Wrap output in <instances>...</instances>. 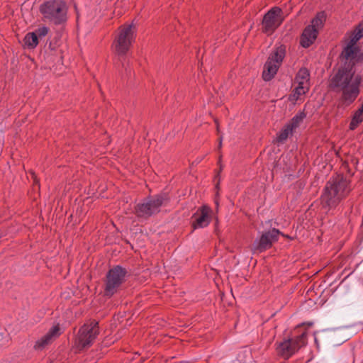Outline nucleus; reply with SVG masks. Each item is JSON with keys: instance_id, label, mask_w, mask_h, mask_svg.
I'll return each instance as SVG.
<instances>
[{"instance_id": "f257e3e1", "label": "nucleus", "mask_w": 363, "mask_h": 363, "mask_svg": "<svg viewBox=\"0 0 363 363\" xmlns=\"http://www.w3.org/2000/svg\"><path fill=\"white\" fill-rule=\"evenodd\" d=\"M361 55L359 47L346 45L340 55L343 64L330 80V88L341 93L340 101L342 105L352 104L360 93V87L363 86V77L356 73L354 68Z\"/></svg>"}, {"instance_id": "f03ea898", "label": "nucleus", "mask_w": 363, "mask_h": 363, "mask_svg": "<svg viewBox=\"0 0 363 363\" xmlns=\"http://www.w3.org/2000/svg\"><path fill=\"white\" fill-rule=\"evenodd\" d=\"M352 191L350 180L343 174L333 176L327 182L320 196L323 208H335Z\"/></svg>"}, {"instance_id": "7ed1b4c3", "label": "nucleus", "mask_w": 363, "mask_h": 363, "mask_svg": "<svg viewBox=\"0 0 363 363\" xmlns=\"http://www.w3.org/2000/svg\"><path fill=\"white\" fill-rule=\"evenodd\" d=\"M43 17L55 24H61L67 21V6L62 0H49L40 6Z\"/></svg>"}, {"instance_id": "20e7f679", "label": "nucleus", "mask_w": 363, "mask_h": 363, "mask_svg": "<svg viewBox=\"0 0 363 363\" xmlns=\"http://www.w3.org/2000/svg\"><path fill=\"white\" fill-rule=\"evenodd\" d=\"M135 33L136 28L133 23L120 26L112 45L113 51L118 55H125L134 42Z\"/></svg>"}, {"instance_id": "39448f33", "label": "nucleus", "mask_w": 363, "mask_h": 363, "mask_svg": "<svg viewBox=\"0 0 363 363\" xmlns=\"http://www.w3.org/2000/svg\"><path fill=\"white\" fill-rule=\"evenodd\" d=\"M168 201L169 198L166 194H157L147 198L143 202L135 206V213L138 218L147 219L158 213L160 211V208L165 205Z\"/></svg>"}, {"instance_id": "423d86ee", "label": "nucleus", "mask_w": 363, "mask_h": 363, "mask_svg": "<svg viewBox=\"0 0 363 363\" xmlns=\"http://www.w3.org/2000/svg\"><path fill=\"white\" fill-rule=\"evenodd\" d=\"M306 343L307 333L306 332H303L299 335L284 338L281 341L276 342V352L278 356L288 359L301 347H304Z\"/></svg>"}, {"instance_id": "0eeeda50", "label": "nucleus", "mask_w": 363, "mask_h": 363, "mask_svg": "<svg viewBox=\"0 0 363 363\" xmlns=\"http://www.w3.org/2000/svg\"><path fill=\"white\" fill-rule=\"evenodd\" d=\"M325 21L324 12L318 13L307 26L300 38V44L303 48H309L316 40L319 31L323 28Z\"/></svg>"}, {"instance_id": "6e6552de", "label": "nucleus", "mask_w": 363, "mask_h": 363, "mask_svg": "<svg viewBox=\"0 0 363 363\" xmlns=\"http://www.w3.org/2000/svg\"><path fill=\"white\" fill-rule=\"evenodd\" d=\"M127 273V270L119 265L109 269L106 277L104 295L111 296L116 294L125 281Z\"/></svg>"}, {"instance_id": "1a4fd4ad", "label": "nucleus", "mask_w": 363, "mask_h": 363, "mask_svg": "<svg viewBox=\"0 0 363 363\" xmlns=\"http://www.w3.org/2000/svg\"><path fill=\"white\" fill-rule=\"evenodd\" d=\"M99 333V323L92 320L80 328L75 340V346L79 350L90 347Z\"/></svg>"}, {"instance_id": "9d476101", "label": "nucleus", "mask_w": 363, "mask_h": 363, "mask_svg": "<svg viewBox=\"0 0 363 363\" xmlns=\"http://www.w3.org/2000/svg\"><path fill=\"white\" fill-rule=\"evenodd\" d=\"M279 235H282V233L276 228L263 233L259 238L254 241L251 246V250L253 253H257L269 249L272 244L278 240Z\"/></svg>"}, {"instance_id": "9b49d317", "label": "nucleus", "mask_w": 363, "mask_h": 363, "mask_svg": "<svg viewBox=\"0 0 363 363\" xmlns=\"http://www.w3.org/2000/svg\"><path fill=\"white\" fill-rule=\"evenodd\" d=\"M282 11L279 7H273L264 16L262 21L263 31L272 34L282 23Z\"/></svg>"}, {"instance_id": "f8f14e48", "label": "nucleus", "mask_w": 363, "mask_h": 363, "mask_svg": "<svg viewBox=\"0 0 363 363\" xmlns=\"http://www.w3.org/2000/svg\"><path fill=\"white\" fill-rule=\"evenodd\" d=\"M211 209L206 206H203L194 214V219L192 226L194 229L206 227L210 223Z\"/></svg>"}, {"instance_id": "ddd939ff", "label": "nucleus", "mask_w": 363, "mask_h": 363, "mask_svg": "<svg viewBox=\"0 0 363 363\" xmlns=\"http://www.w3.org/2000/svg\"><path fill=\"white\" fill-rule=\"evenodd\" d=\"M60 333L59 325L52 326L45 335L36 341L34 346L35 349L39 350L44 349L47 345L55 340Z\"/></svg>"}, {"instance_id": "4468645a", "label": "nucleus", "mask_w": 363, "mask_h": 363, "mask_svg": "<svg viewBox=\"0 0 363 363\" xmlns=\"http://www.w3.org/2000/svg\"><path fill=\"white\" fill-rule=\"evenodd\" d=\"M286 55V47L284 45H280L274 48L271 54L269 55L267 61H270L271 63L275 64L277 67H280L283 60Z\"/></svg>"}, {"instance_id": "2eb2a0df", "label": "nucleus", "mask_w": 363, "mask_h": 363, "mask_svg": "<svg viewBox=\"0 0 363 363\" xmlns=\"http://www.w3.org/2000/svg\"><path fill=\"white\" fill-rule=\"evenodd\" d=\"M279 67L275 64L271 63L270 61H267L264 66L262 72V78L264 81L271 80L277 74Z\"/></svg>"}, {"instance_id": "dca6fc26", "label": "nucleus", "mask_w": 363, "mask_h": 363, "mask_svg": "<svg viewBox=\"0 0 363 363\" xmlns=\"http://www.w3.org/2000/svg\"><path fill=\"white\" fill-rule=\"evenodd\" d=\"M309 80L310 72L308 69L306 67L300 69L295 77V81L298 83V84L310 86Z\"/></svg>"}, {"instance_id": "f3484780", "label": "nucleus", "mask_w": 363, "mask_h": 363, "mask_svg": "<svg viewBox=\"0 0 363 363\" xmlns=\"http://www.w3.org/2000/svg\"><path fill=\"white\" fill-rule=\"evenodd\" d=\"M24 45L28 49H34L39 43L35 34L33 32L28 33L23 38Z\"/></svg>"}, {"instance_id": "a211bd4d", "label": "nucleus", "mask_w": 363, "mask_h": 363, "mask_svg": "<svg viewBox=\"0 0 363 363\" xmlns=\"http://www.w3.org/2000/svg\"><path fill=\"white\" fill-rule=\"evenodd\" d=\"M363 121V105L354 114L350 124V128L354 130Z\"/></svg>"}, {"instance_id": "6ab92c4d", "label": "nucleus", "mask_w": 363, "mask_h": 363, "mask_svg": "<svg viewBox=\"0 0 363 363\" xmlns=\"http://www.w3.org/2000/svg\"><path fill=\"white\" fill-rule=\"evenodd\" d=\"M310 86H304L298 84L295 88L294 93L290 96L289 99L293 101H296L300 96L306 94L309 90Z\"/></svg>"}, {"instance_id": "aec40b11", "label": "nucleus", "mask_w": 363, "mask_h": 363, "mask_svg": "<svg viewBox=\"0 0 363 363\" xmlns=\"http://www.w3.org/2000/svg\"><path fill=\"white\" fill-rule=\"evenodd\" d=\"M293 129L291 128V126H289L286 125L279 133L277 136V141L279 143H283L285 141L289 135L292 133Z\"/></svg>"}, {"instance_id": "412c9836", "label": "nucleus", "mask_w": 363, "mask_h": 363, "mask_svg": "<svg viewBox=\"0 0 363 363\" xmlns=\"http://www.w3.org/2000/svg\"><path fill=\"white\" fill-rule=\"evenodd\" d=\"M305 118V114L303 113H300L297 115H296L292 119L289 124H288L289 126H291V128L294 130V128H297L300 123L302 122L303 118Z\"/></svg>"}, {"instance_id": "4be33fe9", "label": "nucleus", "mask_w": 363, "mask_h": 363, "mask_svg": "<svg viewBox=\"0 0 363 363\" xmlns=\"http://www.w3.org/2000/svg\"><path fill=\"white\" fill-rule=\"evenodd\" d=\"M50 31V29L47 26H41L33 31V33L35 34L37 39L39 40L45 37Z\"/></svg>"}, {"instance_id": "5701e85b", "label": "nucleus", "mask_w": 363, "mask_h": 363, "mask_svg": "<svg viewBox=\"0 0 363 363\" xmlns=\"http://www.w3.org/2000/svg\"><path fill=\"white\" fill-rule=\"evenodd\" d=\"M355 36L361 39L363 37V21L359 23L352 32Z\"/></svg>"}, {"instance_id": "b1692460", "label": "nucleus", "mask_w": 363, "mask_h": 363, "mask_svg": "<svg viewBox=\"0 0 363 363\" xmlns=\"http://www.w3.org/2000/svg\"><path fill=\"white\" fill-rule=\"evenodd\" d=\"M360 40L358 37L355 36L352 33L350 39L346 45H350L351 47H358L357 43Z\"/></svg>"}, {"instance_id": "393cba45", "label": "nucleus", "mask_w": 363, "mask_h": 363, "mask_svg": "<svg viewBox=\"0 0 363 363\" xmlns=\"http://www.w3.org/2000/svg\"><path fill=\"white\" fill-rule=\"evenodd\" d=\"M31 175H32V178L34 180V182L38 183V181L36 180V176L35 175V174L33 172H31Z\"/></svg>"}, {"instance_id": "a878e982", "label": "nucleus", "mask_w": 363, "mask_h": 363, "mask_svg": "<svg viewBox=\"0 0 363 363\" xmlns=\"http://www.w3.org/2000/svg\"><path fill=\"white\" fill-rule=\"evenodd\" d=\"M49 48L51 50H54L55 49V47L53 46V45L52 44V43H50L49 44Z\"/></svg>"}, {"instance_id": "bb28decb", "label": "nucleus", "mask_w": 363, "mask_h": 363, "mask_svg": "<svg viewBox=\"0 0 363 363\" xmlns=\"http://www.w3.org/2000/svg\"><path fill=\"white\" fill-rule=\"evenodd\" d=\"M221 141H222V138H220L219 147H220V146H221V143H222Z\"/></svg>"}, {"instance_id": "cd10ccee", "label": "nucleus", "mask_w": 363, "mask_h": 363, "mask_svg": "<svg viewBox=\"0 0 363 363\" xmlns=\"http://www.w3.org/2000/svg\"><path fill=\"white\" fill-rule=\"evenodd\" d=\"M2 237V234L0 233V238Z\"/></svg>"}]
</instances>
